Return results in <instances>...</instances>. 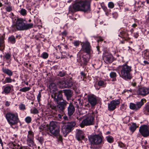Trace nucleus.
Listing matches in <instances>:
<instances>
[{
    "label": "nucleus",
    "mask_w": 149,
    "mask_h": 149,
    "mask_svg": "<svg viewBox=\"0 0 149 149\" xmlns=\"http://www.w3.org/2000/svg\"><path fill=\"white\" fill-rule=\"evenodd\" d=\"M91 0H83L79 2L86 12L90 10V4Z\"/></svg>",
    "instance_id": "obj_11"
},
{
    "label": "nucleus",
    "mask_w": 149,
    "mask_h": 149,
    "mask_svg": "<svg viewBox=\"0 0 149 149\" xmlns=\"http://www.w3.org/2000/svg\"><path fill=\"white\" fill-rule=\"evenodd\" d=\"M66 72L64 71H62L59 72L58 74V75L60 76L61 77H63L66 74Z\"/></svg>",
    "instance_id": "obj_39"
},
{
    "label": "nucleus",
    "mask_w": 149,
    "mask_h": 149,
    "mask_svg": "<svg viewBox=\"0 0 149 149\" xmlns=\"http://www.w3.org/2000/svg\"><path fill=\"white\" fill-rule=\"evenodd\" d=\"M49 107L52 109L54 110L58 111V108H57V105H55L54 104H50L49 105Z\"/></svg>",
    "instance_id": "obj_38"
},
{
    "label": "nucleus",
    "mask_w": 149,
    "mask_h": 149,
    "mask_svg": "<svg viewBox=\"0 0 149 149\" xmlns=\"http://www.w3.org/2000/svg\"><path fill=\"white\" fill-rule=\"evenodd\" d=\"M58 123L56 121H52L49 124V129L50 133L54 136L58 135L60 132Z\"/></svg>",
    "instance_id": "obj_6"
},
{
    "label": "nucleus",
    "mask_w": 149,
    "mask_h": 149,
    "mask_svg": "<svg viewBox=\"0 0 149 149\" xmlns=\"http://www.w3.org/2000/svg\"><path fill=\"white\" fill-rule=\"evenodd\" d=\"M82 11L86 12L79 2L75 3L73 6H70L69 8V13H73L77 11Z\"/></svg>",
    "instance_id": "obj_7"
},
{
    "label": "nucleus",
    "mask_w": 149,
    "mask_h": 149,
    "mask_svg": "<svg viewBox=\"0 0 149 149\" xmlns=\"http://www.w3.org/2000/svg\"><path fill=\"white\" fill-rule=\"evenodd\" d=\"M78 101L79 102V105H80V106L82 105V102H81V99H78Z\"/></svg>",
    "instance_id": "obj_60"
},
{
    "label": "nucleus",
    "mask_w": 149,
    "mask_h": 149,
    "mask_svg": "<svg viewBox=\"0 0 149 149\" xmlns=\"http://www.w3.org/2000/svg\"><path fill=\"white\" fill-rule=\"evenodd\" d=\"M146 101V100L143 98L140 102H136L135 104L132 103H130V108L131 109L135 110L139 109Z\"/></svg>",
    "instance_id": "obj_8"
},
{
    "label": "nucleus",
    "mask_w": 149,
    "mask_h": 149,
    "mask_svg": "<svg viewBox=\"0 0 149 149\" xmlns=\"http://www.w3.org/2000/svg\"><path fill=\"white\" fill-rule=\"evenodd\" d=\"M41 92H40L39 93L38 95L37 96V97L38 101V102H40V98H41Z\"/></svg>",
    "instance_id": "obj_49"
},
{
    "label": "nucleus",
    "mask_w": 149,
    "mask_h": 149,
    "mask_svg": "<svg viewBox=\"0 0 149 149\" xmlns=\"http://www.w3.org/2000/svg\"><path fill=\"white\" fill-rule=\"evenodd\" d=\"M27 144L29 146L33 148L36 146V144L33 141V139H27Z\"/></svg>",
    "instance_id": "obj_24"
},
{
    "label": "nucleus",
    "mask_w": 149,
    "mask_h": 149,
    "mask_svg": "<svg viewBox=\"0 0 149 149\" xmlns=\"http://www.w3.org/2000/svg\"><path fill=\"white\" fill-rule=\"evenodd\" d=\"M118 146L120 148H123L125 146V144L121 142H118Z\"/></svg>",
    "instance_id": "obj_53"
},
{
    "label": "nucleus",
    "mask_w": 149,
    "mask_h": 149,
    "mask_svg": "<svg viewBox=\"0 0 149 149\" xmlns=\"http://www.w3.org/2000/svg\"><path fill=\"white\" fill-rule=\"evenodd\" d=\"M145 109L146 111L148 112H149V105L146 106V107Z\"/></svg>",
    "instance_id": "obj_59"
},
{
    "label": "nucleus",
    "mask_w": 149,
    "mask_h": 149,
    "mask_svg": "<svg viewBox=\"0 0 149 149\" xmlns=\"http://www.w3.org/2000/svg\"><path fill=\"white\" fill-rule=\"evenodd\" d=\"M137 127L136 124L135 123H133L130 126V130L132 132H134L136 130Z\"/></svg>",
    "instance_id": "obj_32"
},
{
    "label": "nucleus",
    "mask_w": 149,
    "mask_h": 149,
    "mask_svg": "<svg viewBox=\"0 0 149 149\" xmlns=\"http://www.w3.org/2000/svg\"><path fill=\"white\" fill-rule=\"evenodd\" d=\"M120 70V76L125 80L130 79L132 78L130 72L132 71V67L126 64L119 66Z\"/></svg>",
    "instance_id": "obj_1"
},
{
    "label": "nucleus",
    "mask_w": 149,
    "mask_h": 149,
    "mask_svg": "<svg viewBox=\"0 0 149 149\" xmlns=\"http://www.w3.org/2000/svg\"><path fill=\"white\" fill-rule=\"evenodd\" d=\"M67 109L68 114L69 116H70L73 114L75 110V108L73 104L71 102L69 103Z\"/></svg>",
    "instance_id": "obj_18"
},
{
    "label": "nucleus",
    "mask_w": 149,
    "mask_h": 149,
    "mask_svg": "<svg viewBox=\"0 0 149 149\" xmlns=\"http://www.w3.org/2000/svg\"><path fill=\"white\" fill-rule=\"evenodd\" d=\"M19 12L21 15L23 16H25L26 14V10L22 8Z\"/></svg>",
    "instance_id": "obj_40"
},
{
    "label": "nucleus",
    "mask_w": 149,
    "mask_h": 149,
    "mask_svg": "<svg viewBox=\"0 0 149 149\" xmlns=\"http://www.w3.org/2000/svg\"><path fill=\"white\" fill-rule=\"evenodd\" d=\"M22 146H20L19 145L15 143V149H21Z\"/></svg>",
    "instance_id": "obj_56"
},
{
    "label": "nucleus",
    "mask_w": 149,
    "mask_h": 149,
    "mask_svg": "<svg viewBox=\"0 0 149 149\" xmlns=\"http://www.w3.org/2000/svg\"><path fill=\"white\" fill-rule=\"evenodd\" d=\"M143 56L144 58L146 59H149V52L147 50L144 51L143 52Z\"/></svg>",
    "instance_id": "obj_31"
},
{
    "label": "nucleus",
    "mask_w": 149,
    "mask_h": 149,
    "mask_svg": "<svg viewBox=\"0 0 149 149\" xmlns=\"http://www.w3.org/2000/svg\"><path fill=\"white\" fill-rule=\"evenodd\" d=\"M21 149H30V148L27 146H22Z\"/></svg>",
    "instance_id": "obj_58"
},
{
    "label": "nucleus",
    "mask_w": 149,
    "mask_h": 149,
    "mask_svg": "<svg viewBox=\"0 0 149 149\" xmlns=\"http://www.w3.org/2000/svg\"><path fill=\"white\" fill-rule=\"evenodd\" d=\"M89 140L92 144L90 148L92 149H99L100 147H95L94 145H100L103 142L102 137L98 135L91 136Z\"/></svg>",
    "instance_id": "obj_2"
},
{
    "label": "nucleus",
    "mask_w": 149,
    "mask_h": 149,
    "mask_svg": "<svg viewBox=\"0 0 149 149\" xmlns=\"http://www.w3.org/2000/svg\"><path fill=\"white\" fill-rule=\"evenodd\" d=\"M37 140L38 141L41 145L42 144L44 140L43 138L42 137H39L38 139H37Z\"/></svg>",
    "instance_id": "obj_45"
},
{
    "label": "nucleus",
    "mask_w": 149,
    "mask_h": 149,
    "mask_svg": "<svg viewBox=\"0 0 149 149\" xmlns=\"http://www.w3.org/2000/svg\"><path fill=\"white\" fill-rule=\"evenodd\" d=\"M15 142L10 143L9 144L10 146L12 148L14 149H15Z\"/></svg>",
    "instance_id": "obj_50"
},
{
    "label": "nucleus",
    "mask_w": 149,
    "mask_h": 149,
    "mask_svg": "<svg viewBox=\"0 0 149 149\" xmlns=\"http://www.w3.org/2000/svg\"><path fill=\"white\" fill-rule=\"evenodd\" d=\"M84 132L80 130H78L76 134V138L79 141L83 139L84 138Z\"/></svg>",
    "instance_id": "obj_21"
},
{
    "label": "nucleus",
    "mask_w": 149,
    "mask_h": 149,
    "mask_svg": "<svg viewBox=\"0 0 149 149\" xmlns=\"http://www.w3.org/2000/svg\"><path fill=\"white\" fill-rule=\"evenodd\" d=\"M82 45L81 49L84 51L87 54H89L91 51V46L90 43L88 41H86L85 42H83Z\"/></svg>",
    "instance_id": "obj_12"
},
{
    "label": "nucleus",
    "mask_w": 149,
    "mask_h": 149,
    "mask_svg": "<svg viewBox=\"0 0 149 149\" xmlns=\"http://www.w3.org/2000/svg\"><path fill=\"white\" fill-rule=\"evenodd\" d=\"M98 86L102 87H105L106 86V84L102 80L99 81L97 83Z\"/></svg>",
    "instance_id": "obj_35"
},
{
    "label": "nucleus",
    "mask_w": 149,
    "mask_h": 149,
    "mask_svg": "<svg viewBox=\"0 0 149 149\" xmlns=\"http://www.w3.org/2000/svg\"><path fill=\"white\" fill-rule=\"evenodd\" d=\"M94 113L92 111L89 116L82 121L80 124V126L82 128L85 126H89L94 124L95 116Z\"/></svg>",
    "instance_id": "obj_5"
},
{
    "label": "nucleus",
    "mask_w": 149,
    "mask_h": 149,
    "mask_svg": "<svg viewBox=\"0 0 149 149\" xmlns=\"http://www.w3.org/2000/svg\"><path fill=\"white\" fill-rule=\"evenodd\" d=\"M67 85L66 86H67V88H70L72 86H73L74 88L76 87V83H75L71 77L67 81Z\"/></svg>",
    "instance_id": "obj_22"
},
{
    "label": "nucleus",
    "mask_w": 149,
    "mask_h": 149,
    "mask_svg": "<svg viewBox=\"0 0 149 149\" xmlns=\"http://www.w3.org/2000/svg\"><path fill=\"white\" fill-rule=\"evenodd\" d=\"M6 118L8 123L10 125H15L19 121L17 113H8L6 114Z\"/></svg>",
    "instance_id": "obj_4"
},
{
    "label": "nucleus",
    "mask_w": 149,
    "mask_h": 149,
    "mask_svg": "<svg viewBox=\"0 0 149 149\" xmlns=\"http://www.w3.org/2000/svg\"><path fill=\"white\" fill-rule=\"evenodd\" d=\"M30 88L29 87H24L21 89H20L19 91L23 92H26L29 91Z\"/></svg>",
    "instance_id": "obj_37"
},
{
    "label": "nucleus",
    "mask_w": 149,
    "mask_h": 149,
    "mask_svg": "<svg viewBox=\"0 0 149 149\" xmlns=\"http://www.w3.org/2000/svg\"><path fill=\"white\" fill-rule=\"evenodd\" d=\"M56 87V85L54 83H52L49 85V88L50 89L54 88H55Z\"/></svg>",
    "instance_id": "obj_48"
},
{
    "label": "nucleus",
    "mask_w": 149,
    "mask_h": 149,
    "mask_svg": "<svg viewBox=\"0 0 149 149\" xmlns=\"http://www.w3.org/2000/svg\"><path fill=\"white\" fill-rule=\"evenodd\" d=\"M25 120L27 123H29L31 121V117L28 116L26 118Z\"/></svg>",
    "instance_id": "obj_44"
},
{
    "label": "nucleus",
    "mask_w": 149,
    "mask_h": 149,
    "mask_svg": "<svg viewBox=\"0 0 149 149\" xmlns=\"http://www.w3.org/2000/svg\"><path fill=\"white\" fill-rule=\"evenodd\" d=\"M44 127L42 126H40L39 127V129L40 130V131H42V130H43L44 129Z\"/></svg>",
    "instance_id": "obj_62"
},
{
    "label": "nucleus",
    "mask_w": 149,
    "mask_h": 149,
    "mask_svg": "<svg viewBox=\"0 0 149 149\" xmlns=\"http://www.w3.org/2000/svg\"><path fill=\"white\" fill-rule=\"evenodd\" d=\"M129 35L127 31H123L120 32L118 36L125 40L128 41L130 39V38L129 37Z\"/></svg>",
    "instance_id": "obj_17"
},
{
    "label": "nucleus",
    "mask_w": 149,
    "mask_h": 149,
    "mask_svg": "<svg viewBox=\"0 0 149 149\" xmlns=\"http://www.w3.org/2000/svg\"><path fill=\"white\" fill-rule=\"evenodd\" d=\"M101 7L104 11L106 12L107 11V8L106 6H105L104 5H101Z\"/></svg>",
    "instance_id": "obj_57"
},
{
    "label": "nucleus",
    "mask_w": 149,
    "mask_h": 149,
    "mask_svg": "<svg viewBox=\"0 0 149 149\" xmlns=\"http://www.w3.org/2000/svg\"><path fill=\"white\" fill-rule=\"evenodd\" d=\"M88 100L92 106H95L97 104L96 98L93 95H89L88 97Z\"/></svg>",
    "instance_id": "obj_19"
},
{
    "label": "nucleus",
    "mask_w": 149,
    "mask_h": 149,
    "mask_svg": "<svg viewBox=\"0 0 149 149\" xmlns=\"http://www.w3.org/2000/svg\"><path fill=\"white\" fill-rule=\"evenodd\" d=\"M103 58L107 63H110L113 60V56L111 54H105Z\"/></svg>",
    "instance_id": "obj_20"
},
{
    "label": "nucleus",
    "mask_w": 149,
    "mask_h": 149,
    "mask_svg": "<svg viewBox=\"0 0 149 149\" xmlns=\"http://www.w3.org/2000/svg\"><path fill=\"white\" fill-rule=\"evenodd\" d=\"M6 9L7 11L9 12H10L12 10V7L11 6H8L6 8Z\"/></svg>",
    "instance_id": "obj_51"
},
{
    "label": "nucleus",
    "mask_w": 149,
    "mask_h": 149,
    "mask_svg": "<svg viewBox=\"0 0 149 149\" xmlns=\"http://www.w3.org/2000/svg\"><path fill=\"white\" fill-rule=\"evenodd\" d=\"M137 93L141 95L145 96L149 94V87L139 88L137 91Z\"/></svg>",
    "instance_id": "obj_14"
},
{
    "label": "nucleus",
    "mask_w": 149,
    "mask_h": 149,
    "mask_svg": "<svg viewBox=\"0 0 149 149\" xmlns=\"http://www.w3.org/2000/svg\"><path fill=\"white\" fill-rule=\"evenodd\" d=\"M110 76L111 78L116 77V72H112L110 74Z\"/></svg>",
    "instance_id": "obj_43"
},
{
    "label": "nucleus",
    "mask_w": 149,
    "mask_h": 149,
    "mask_svg": "<svg viewBox=\"0 0 149 149\" xmlns=\"http://www.w3.org/2000/svg\"><path fill=\"white\" fill-rule=\"evenodd\" d=\"M8 41L12 44H14L16 41L15 38L13 36L9 37L8 38Z\"/></svg>",
    "instance_id": "obj_29"
},
{
    "label": "nucleus",
    "mask_w": 149,
    "mask_h": 149,
    "mask_svg": "<svg viewBox=\"0 0 149 149\" xmlns=\"http://www.w3.org/2000/svg\"><path fill=\"white\" fill-rule=\"evenodd\" d=\"M19 107L21 110H24L25 109V106L23 104H21L19 106Z\"/></svg>",
    "instance_id": "obj_47"
},
{
    "label": "nucleus",
    "mask_w": 149,
    "mask_h": 149,
    "mask_svg": "<svg viewBox=\"0 0 149 149\" xmlns=\"http://www.w3.org/2000/svg\"><path fill=\"white\" fill-rule=\"evenodd\" d=\"M108 7L110 8H113L114 6V3L112 2H110L108 4Z\"/></svg>",
    "instance_id": "obj_42"
},
{
    "label": "nucleus",
    "mask_w": 149,
    "mask_h": 149,
    "mask_svg": "<svg viewBox=\"0 0 149 149\" xmlns=\"http://www.w3.org/2000/svg\"><path fill=\"white\" fill-rule=\"evenodd\" d=\"M67 85V82L65 81H61L59 82V86L62 88H67V86H66Z\"/></svg>",
    "instance_id": "obj_28"
},
{
    "label": "nucleus",
    "mask_w": 149,
    "mask_h": 149,
    "mask_svg": "<svg viewBox=\"0 0 149 149\" xmlns=\"http://www.w3.org/2000/svg\"><path fill=\"white\" fill-rule=\"evenodd\" d=\"M10 104V103L8 101H6L5 103V105L6 106L8 107L9 106Z\"/></svg>",
    "instance_id": "obj_63"
},
{
    "label": "nucleus",
    "mask_w": 149,
    "mask_h": 149,
    "mask_svg": "<svg viewBox=\"0 0 149 149\" xmlns=\"http://www.w3.org/2000/svg\"><path fill=\"white\" fill-rule=\"evenodd\" d=\"M23 19H18L16 22L15 27L17 30H24L28 29L33 27V23L25 24Z\"/></svg>",
    "instance_id": "obj_3"
},
{
    "label": "nucleus",
    "mask_w": 149,
    "mask_h": 149,
    "mask_svg": "<svg viewBox=\"0 0 149 149\" xmlns=\"http://www.w3.org/2000/svg\"><path fill=\"white\" fill-rule=\"evenodd\" d=\"M11 89V87L10 86H7L4 89L3 91L6 93L8 94L10 92Z\"/></svg>",
    "instance_id": "obj_33"
},
{
    "label": "nucleus",
    "mask_w": 149,
    "mask_h": 149,
    "mask_svg": "<svg viewBox=\"0 0 149 149\" xmlns=\"http://www.w3.org/2000/svg\"><path fill=\"white\" fill-rule=\"evenodd\" d=\"M107 141L110 143H112L113 141V137L110 136H108L106 137Z\"/></svg>",
    "instance_id": "obj_36"
},
{
    "label": "nucleus",
    "mask_w": 149,
    "mask_h": 149,
    "mask_svg": "<svg viewBox=\"0 0 149 149\" xmlns=\"http://www.w3.org/2000/svg\"><path fill=\"white\" fill-rule=\"evenodd\" d=\"M48 55L47 53L46 52L43 53L42 54V57L45 59L47 58L48 57Z\"/></svg>",
    "instance_id": "obj_46"
},
{
    "label": "nucleus",
    "mask_w": 149,
    "mask_h": 149,
    "mask_svg": "<svg viewBox=\"0 0 149 149\" xmlns=\"http://www.w3.org/2000/svg\"><path fill=\"white\" fill-rule=\"evenodd\" d=\"M55 136H57V137L58 138V140L61 142L62 141L63 139L62 136L59 135V133L58 134V135Z\"/></svg>",
    "instance_id": "obj_52"
},
{
    "label": "nucleus",
    "mask_w": 149,
    "mask_h": 149,
    "mask_svg": "<svg viewBox=\"0 0 149 149\" xmlns=\"http://www.w3.org/2000/svg\"><path fill=\"white\" fill-rule=\"evenodd\" d=\"M11 54L8 53H6L3 56V58L8 63H10Z\"/></svg>",
    "instance_id": "obj_25"
},
{
    "label": "nucleus",
    "mask_w": 149,
    "mask_h": 149,
    "mask_svg": "<svg viewBox=\"0 0 149 149\" xmlns=\"http://www.w3.org/2000/svg\"><path fill=\"white\" fill-rule=\"evenodd\" d=\"M139 131L141 134L144 137L149 136V128L147 126L143 125L139 127Z\"/></svg>",
    "instance_id": "obj_10"
},
{
    "label": "nucleus",
    "mask_w": 149,
    "mask_h": 149,
    "mask_svg": "<svg viewBox=\"0 0 149 149\" xmlns=\"http://www.w3.org/2000/svg\"><path fill=\"white\" fill-rule=\"evenodd\" d=\"M83 60L84 64L85 65H86L88 63V61L87 60V59L85 58L84 57H83Z\"/></svg>",
    "instance_id": "obj_54"
},
{
    "label": "nucleus",
    "mask_w": 149,
    "mask_h": 149,
    "mask_svg": "<svg viewBox=\"0 0 149 149\" xmlns=\"http://www.w3.org/2000/svg\"><path fill=\"white\" fill-rule=\"evenodd\" d=\"M27 139H34V133L31 131L28 132Z\"/></svg>",
    "instance_id": "obj_30"
},
{
    "label": "nucleus",
    "mask_w": 149,
    "mask_h": 149,
    "mask_svg": "<svg viewBox=\"0 0 149 149\" xmlns=\"http://www.w3.org/2000/svg\"><path fill=\"white\" fill-rule=\"evenodd\" d=\"M64 93L67 97V100H68L71 99L72 95V92L70 90H63Z\"/></svg>",
    "instance_id": "obj_23"
},
{
    "label": "nucleus",
    "mask_w": 149,
    "mask_h": 149,
    "mask_svg": "<svg viewBox=\"0 0 149 149\" xmlns=\"http://www.w3.org/2000/svg\"><path fill=\"white\" fill-rule=\"evenodd\" d=\"M120 101L118 100H113L108 105V109L110 111H113L116 108L117 105L120 104Z\"/></svg>",
    "instance_id": "obj_16"
},
{
    "label": "nucleus",
    "mask_w": 149,
    "mask_h": 149,
    "mask_svg": "<svg viewBox=\"0 0 149 149\" xmlns=\"http://www.w3.org/2000/svg\"><path fill=\"white\" fill-rule=\"evenodd\" d=\"M75 125L76 123L74 121L68 123L65 126L63 130L65 132V133H68L71 132Z\"/></svg>",
    "instance_id": "obj_13"
},
{
    "label": "nucleus",
    "mask_w": 149,
    "mask_h": 149,
    "mask_svg": "<svg viewBox=\"0 0 149 149\" xmlns=\"http://www.w3.org/2000/svg\"><path fill=\"white\" fill-rule=\"evenodd\" d=\"M5 45L4 44V38L3 37H0V47H1V48L0 49L1 50L3 51L5 48Z\"/></svg>",
    "instance_id": "obj_26"
},
{
    "label": "nucleus",
    "mask_w": 149,
    "mask_h": 149,
    "mask_svg": "<svg viewBox=\"0 0 149 149\" xmlns=\"http://www.w3.org/2000/svg\"><path fill=\"white\" fill-rule=\"evenodd\" d=\"M2 70L3 72L9 76H11L13 75V73L12 72L8 69L3 68L2 69Z\"/></svg>",
    "instance_id": "obj_27"
},
{
    "label": "nucleus",
    "mask_w": 149,
    "mask_h": 149,
    "mask_svg": "<svg viewBox=\"0 0 149 149\" xmlns=\"http://www.w3.org/2000/svg\"><path fill=\"white\" fill-rule=\"evenodd\" d=\"M57 104L58 111L61 113L63 111L68 103L66 100H64Z\"/></svg>",
    "instance_id": "obj_9"
},
{
    "label": "nucleus",
    "mask_w": 149,
    "mask_h": 149,
    "mask_svg": "<svg viewBox=\"0 0 149 149\" xmlns=\"http://www.w3.org/2000/svg\"><path fill=\"white\" fill-rule=\"evenodd\" d=\"M52 97L54 98V101L56 103L64 100L63 98L62 93L59 92L55 93L53 95H52Z\"/></svg>",
    "instance_id": "obj_15"
},
{
    "label": "nucleus",
    "mask_w": 149,
    "mask_h": 149,
    "mask_svg": "<svg viewBox=\"0 0 149 149\" xmlns=\"http://www.w3.org/2000/svg\"><path fill=\"white\" fill-rule=\"evenodd\" d=\"M12 82V79L10 77H6L5 80L3 82L4 84H6V83H10Z\"/></svg>",
    "instance_id": "obj_41"
},
{
    "label": "nucleus",
    "mask_w": 149,
    "mask_h": 149,
    "mask_svg": "<svg viewBox=\"0 0 149 149\" xmlns=\"http://www.w3.org/2000/svg\"><path fill=\"white\" fill-rule=\"evenodd\" d=\"M31 113L35 114L38 113L39 111L36 108L34 107L31 110Z\"/></svg>",
    "instance_id": "obj_34"
},
{
    "label": "nucleus",
    "mask_w": 149,
    "mask_h": 149,
    "mask_svg": "<svg viewBox=\"0 0 149 149\" xmlns=\"http://www.w3.org/2000/svg\"><path fill=\"white\" fill-rule=\"evenodd\" d=\"M73 43L75 46H77L79 45V41H74Z\"/></svg>",
    "instance_id": "obj_55"
},
{
    "label": "nucleus",
    "mask_w": 149,
    "mask_h": 149,
    "mask_svg": "<svg viewBox=\"0 0 149 149\" xmlns=\"http://www.w3.org/2000/svg\"><path fill=\"white\" fill-rule=\"evenodd\" d=\"M139 34L138 33H134V36L135 38H137Z\"/></svg>",
    "instance_id": "obj_61"
},
{
    "label": "nucleus",
    "mask_w": 149,
    "mask_h": 149,
    "mask_svg": "<svg viewBox=\"0 0 149 149\" xmlns=\"http://www.w3.org/2000/svg\"><path fill=\"white\" fill-rule=\"evenodd\" d=\"M103 39L101 37H99V39L97 40V41L98 42L99 41H102L103 40Z\"/></svg>",
    "instance_id": "obj_64"
}]
</instances>
